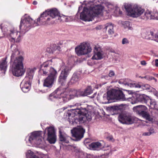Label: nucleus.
I'll use <instances>...</instances> for the list:
<instances>
[{
  "instance_id": "nucleus-46",
  "label": "nucleus",
  "mask_w": 158,
  "mask_h": 158,
  "mask_svg": "<svg viewBox=\"0 0 158 158\" xmlns=\"http://www.w3.org/2000/svg\"><path fill=\"white\" fill-rule=\"evenodd\" d=\"M33 4L36 5L37 4V2L36 1H34L33 2Z\"/></svg>"
},
{
  "instance_id": "nucleus-13",
  "label": "nucleus",
  "mask_w": 158,
  "mask_h": 158,
  "mask_svg": "<svg viewBox=\"0 0 158 158\" xmlns=\"http://www.w3.org/2000/svg\"><path fill=\"white\" fill-rule=\"evenodd\" d=\"M78 91L74 89H71L69 90V92L66 91L63 92L61 94L62 99L60 100L61 102H67L71 99L74 98L75 97H78Z\"/></svg>"
},
{
  "instance_id": "nucleus-37",
  "label": "nucleus",
  "mask_w": 158,
  "mask_h": 158,
  "mask_svg": "<svg viewBox=\"0 0 158 158\" xmlns=\"http://www.w3.org/2000/svg\"><path fill=\"white\" fill-rule=\"evenodd\" d=\"M129 43V41L126 38H124L122 40V44H127Z\"/></svg>"
},
{
  "instance_id": "nucleus-21",
  "label": "nucleus",
  "mask_w": 158,
  "mask_h": 158,
  "mask_svg": "<svg viewBox=\"0 0 158 158\" xmlns=\"http://www.w3.org/2000/svg\"><path fill=\"white\" fill-rule=\"evenodd\" d=\"M69 67L67 66H65L63 68L59 77V82H63L66 80L69 74Z\"/></svg>"
},
{
  "instance_id": "nucleus-48",
  "label": "nucleus",
  "mask_w": 158,
  "mask_h": 158,
  "mask_svg": "<svg viewBox=\"0 0 158 158\" xmlns=\"http://www.w3.org/2000/svg\"><path fill=\"white\" fill-rule=\"evenodd\" d=\"M82 9V7H79V10H80L81 9Z\"/></svg>"
},
{
  "instance_id": "nucleus-38",
  "label": "nucleus",
  "mask_w": 158,
  "mask_h": 158,
  "mask_svg": "<svg viewBox=\"0 0 158 158\" xmlns=\"http://www.w3.org/2000/svg\"><path fill=\"white\" fill-rule=\"evenodd\" d=\"M144 78L148 80H151L154 79V77L148 75L145 76Z\"/></svg>"
},
{
  "instance_id": "nucleus-36",
  "label": "nucleus",
  "mask_w": 158,
  "mask_h": 158,
  "mask_svg": "<svg viewBox=\"0 0 158 158\" xmlns=\"http://www.w3.org/2000/svg\"><path fill=\"white\" fill-rule=\"evenodd\" d=\"M152 19H158V13L156 12L155 13H152Z\"/></svg>"
},
{
  "instance_id": "nucleus-50",
  "label": "nucleus",
  "mask_w": 158,
  "mask_h": 158,
  "mask_svg": "<svg viewBox=\"0 0 158 158\" xmlns=\"http://www.w3.org/2000/svg\"><path fill=\"white\" fill-rule=\"evenodd\" d=\"M93 2H88L89 4H90V3H92Z\"/></svg>"
},
{
  "instance_id": "nucleus-31",
  "label": "nucleus",
  "mask_w": 158,
  "mask_h": 158,
  "mask_svg": "<svg viewBox=\"0 0 158 158\" xmlns=\"http://www.w3.org/2000/svg\"><path fill=\"white\" fill-rule=\"evenodd\" d=\"M155 133L154 129L152 127H150L148 129V132L143 133L142 135L144 136H150Z\"/></svg>"
},
{
  "instance_id": "nucleus-4",
  "label": "nucleus",
  "mask_w": 158,
  "mask_h": 158,
  "mask_svg": "<svg viewBox=\"0 0 158 158\" xmlns=\"http://www.w3.org/2000/svg\"><path fill=\"white\" fill-rule=\"evenodd\" d=\"M52 60L44 62L41 65V69L40 70L43 76L48 75L44 81L43 85L49 88L52 87L57 76L56 71L54 68L48 66L49 65L52 64Z\"/></svg>"
},
{
  "instance_id": "nucleus-41",
  "label": "nucleus",
  "mask_w": 158,
  "mask_h": 158,
  "mask_svg": "<svg viewBox=\"0 0 158 158\" xmlns=\"http://www.w3.org/2000/svg\"><path fill=\"white\" fill-rule=\"evenodd\" d=\"M118 83L120 84H123L126 85H127L128 86V85H127V84H128L129 85L130 84H131V83H123L121 81H118ZM128 86H129L130 87V85H128Z\"/></svg>"
},
{
  "instance_id": "nucleus-1",
  "label": "nucleus",
  "mask_w": 158,
  "mask_h": 158,
  "mask_svg": "<svg viewBox=\"0 0 158 158\" xmlns=\"http://www.w3.org/2000/svg\"><path fill=\"white\" fill-rule=\"evenodd\" d=\"M54 23V21L50 20V17L48 16L45 11L40 15L39 18L37 19L36 22L29 16L25 15L21 19L20 28L22 33L24 34L33 27L36 26L40 25L52 24Z\"/></svg>"
},
{
  "instance_id": "nucleus-32",
  "label": "nucleus",
  "mask_w": 158,
  "mask_h": 158,
  "mask_svg": "<svg viewBox=\"0 0 158 158\" xmlns=\"http://www.w3.org/2000/svg\"><path fill=\"white\" fill-rule=\"evenodd\" d=\"M123 25L125 28H127L128 30H132L133 28L130 26V23L129 21H125L123 23Z\"/></svg>"
},
{
  "instance_id": "nucleus-44",
  "label": "nucleus",
  "mask_w": 158,
  "mask_h": 158,
  "mask_svg": "<svg viewBox=\"0 0 158 158\" xmlns=\"http://www.w3.org/2000/svg\"><path fill=\"white\" fill-rule=\"evenodd\" d=\"M117 10H119L118 13L119 14H122V11L119 10V8H117Z\"/></svg>"
},
{
  "instance_id": "nucleus-28",
  "label": "nucleus",
  "mask_w": 158,
  "mask_h": 158,
  "mask_svg": "<svg viewBox=\"0 0 158 158\" xmlns=\"http://www.w3.org/2000/svg\"><path fill=\"white\" fill-rule=\"evenodd\" d=\"M105 28L110 34H112L114 33L113 26L111 23H108L106 24Z\"/></svg>"
},
{
  "instance_id": "nucleus-25",
  "label": "nucleus",
  "mask_w": 158,
  "mask_h": 158,
  "mask_svg": "<svg viewBox=\"0 0 158 158\" xmlns=\"http://www.w3.org/2000/svg\"><path fill=\"white\" fill-rule=\"evenodd\" d=\"M59 140L62 142L63 143H68L71 138L65 134H63L60 131H59Z\"/></svg>"
},
{
  "instance_id": "nucleus-45",
  "label": "nucleus",
  "mask_w": 158,
  "mask_h": 158,
  "mask_svg": "<svg viewBox=\"0 0 158 158\" xmlns=\"http://www.w3.org/2000/svg\"><path fill=\"white\" fill-rule=\"evenodd\" d=\"M154 95L158 98V92H156L154 93Z\"/></svg>"
},
{
  "instance_id": "nucleus-40",
  "label": "nucleus",
  "mask_w": 158,
  "mask_h": 158,
  "mask_svg": "<svg viewBox=\"0 0 158 158\" xmlns=\"http://www.w3.org/2000/svg\"><path fill=\"white\" fill-rule=\"evenodd\" d=\"M118 107L116 106H112L111 107L110 110H111L114 111L118 109Z\"/></svg>"
},
{
  "instance_id": "nucleus-7",
  "label": "nucleus",
  "mask_w": 158,
  "mask_h": 158,
  "mask_svg": "<svg viewBox=\"0 0 158 158\" xmlns=\"http://www.w3.org/2000/svg\"><path fill=\"white\" fill-rule=\"evenodd\" d=\"M20 25L19 26L20 31L19 32H17L14 29H11L9 31L7 30H4L2 27V24L1 25V28L2 31H4V33L2 36H0V39L3 38L6 34L8 37L10 41L15 42H19L21 40V36L24 35L25 34H23L21 32V31L20 28Z\"/></svg>"
},
{
  "instance_id": "nucleus-18",
  "label": "nucleus",
  "mask_w": 158,
  "mask_h": 158,
  "mask_svg": "<svg viewBox=\"0 0 158 158\" xmlns=\"http://www.w3.org/2000/svg\"><path fill=\"white\" fill-rule=\"evenodd\" d=\"M94 51V55L92 58V59L100 60L103 58L104 52L101 48L95 46Z\"/></svg>"
},
{
  "instance_id": "nucleus-16",
  "label": "nucleus",
  "mask_w": 158,
  "mask_h": 158,
  "mask_svg": "<svg viewBox=\"0 0 158 158\" xmlns=\"http://www.w3.org/2000/svg\"><path fill=\"white\" fill-rule=\"evenodd\" d=\"M73 137L75 138V141L80 140L83 137L85 130L81 127H77L71 130Z\"/></svg>"
},
{
  "instance_id": "nucleus-47",
  "label": "nucleus",
  "mask_w": 158,
  "mask_h": 158,
  "mask_svg": "<svg viewBox=\"0 0 158 158\" xmlns=\"http://www.w3.org/2000/svg\"><path fill=\"white\" fill-rule=\"evenodd\" d=\"M145 31L143 33V35L144 36V37H145V35H147V34H145V31Z\"/></svg>"
},
{
  "instance_id": "nucleus-34",
  "label": "nucleus",
  "mask_w": 158,
  "mask_h": 158,
  "mask_svg": "<svg viewBox=\"0 0 158 158\" xmlns=\"http://www.w3.org/2000/svg\"><path fill=\"white\" fill-rule=\"evenodd\" d=\"M78 97H80L81 96H86L87 94L85 92V90L81 91L80 90H78Z\"/></svg>"
},
{
  "instance_id": "nucleus-12",
  "label": "nucleus",
  "mask_w": 158,
  "mask_h": 158,
  "mask_svg": "<svg viewBox=\"0 0 158 158\" xmlns=\"http://www.w3.org/2000/svg\"><path fill=\"white\" fill-rule=\"evenodd\" d=\"M92 50L89 44L87 43H82L75 48V52L79 56L85 55L90 53Z\"/></svg>"
},
{
  "instance_id": "nucleus-27",
  "label": "nucleus",
  "mask_w": 158,
  "mask_h": 158,
  "mask_svg": "<svg viewBox=\"0 0 158 158\" xmlns=\"http://www.w3.org/2000/svg\"><path fill=\"white\" fill-rule=\"evenodd\" d=\"M152 12L148 11L144 12V15L141 16V18L142 19L147 20L148 19H152Z\"/></svg>"
},
{
  "instance_id": "nucleus-42",
  "label": "nucleus",
  "mask_w": 158,
  "mask_h": 158,
  "mask_svg": "<svg viewBox=\"0 0 158 158\" xmlns=\"http://www.w3.org/2000/svg\"><path fill=\"white\" fill-rule=\"evenodd\" d=\"M141 64L142 65H146V61L144 60H143V61H142L141 62Z\"/></svg>"
},
{
  "instance_id": "nucleus-24",
  "label": "nucleus",
  "mask_w": 158,
  "mask_h": 158,
  "mask_svg": "<svg viewBox=\"0 0 158 158\" xmlns=\"http://www.w3.org/2000/svg\"><path fill=\"white\" fill-rule=\"evenodd\" d=\"M145 34H147V35H145V38L147 39H151L152 40L154 38H155L156 42H158V33L156 34L155 36H154V33L152 31H146Z\"/></svg>"
},
{
  "instance_id": "nucleus-49",
  "label": "nucleus",
  "mask_w": 158,
  "mask_h": 158,
  "mask_svg": "<svg viewBox=\"0 0 158 158\" xmlns=\"http://www.w3.org/2000/svg\"><path fill=\"white\" fill-rule=\"evenodd\" d=\"M153 79L155 80V82H156L157 81V80L156 79H155L154 77V79H153L152 80H153Z\"/></svg>"
},
{
  "instance_id": "nucleus-29",
  "label": "nucleus",
  "mask_w": 158,
  "mask_h": 158,
  "mask_svg": "<svg viewBox=\"0 0 158 158\" xmlns=\"http://www.w3.org/2000/svg\"><path fill=\"white\" fill-rule=\"evenodd\" d=\"M79 77V75L75 73H74L70 80L69 83L71 84H72L76 83L78 81Z\"/></svg>"
},
{
  "instance_id": "nucleus-51",
  "label": "nucleus",
  "mask_w": 158,
  "mask_h": 158,
  "mask_svg": "<svg viewBox=\"0 0 158 158\" xmlns=\"http://www.w3.org/2000/svg\"><path fill=\"white\" fill-rule=\"evenodd\" d=\"M139 77H140V78H144V77H141V76H139Z\"/></svg>"
},
{
  "instance_id": "nucleus-14",
  "label": "nucleus",
  "mask_w": 158,
  "mask_h": 158,
  "mask_svg": "<svg viewBox=\"0 0 158 158\" xmlns=\"http://www.w3.org/2000/svg\"><path fill=\"white\" fill-rule=\"evenodd\" d=\"M140 115L149 121H152L153 119L147 111L148 109L144 105H139L133 108Z\"/></svg>"
},
{
  "instance_id": "nucleus-22",
  "label": "nucleus",
  "mask_w": 158,
  "mask_h": 158,
  "mask_svg": "<svg viewBox=\"0 0 158 158\" xmlns=\"http://www.w3.org/2000/svg\"><path fill=\"white\" fill-rule=\"evenodd\" d=\"M89 147L94 150H99L104 147L103 145L101 143L98 142H93L89 145Z\"/></svg>"
},
{
  "instance_id": "nucleus-33",
  "label": "nucleus",
  "mask_w": 158,
  "mask_h": 158,
  "mask_svg": "<svg viewBox=\"0 0 158 158\" xmlns=\"http://www.w3.org/2000/svg\"><path fill=\"white\" fill-rule=\"evenodd\" d=\"M150 103V105L148 104L150 108L151 109H154L156 108V102L154 100H150L149 101Z\"/></svg>"
},
{
  "instance_id": "nucleus-39",
  "label": "nucleus",
  "mask_w": 158,
  "mask_h": 158,
  "mask_svg": "<svg viewBox=\"0 0 158 158\" xmlns=\"http://www.w3.org/2000/svg\"><path fill=\"white\" fill-rule=\"evenodd\" d=\"M114 75V73L112 70H110L109 73V76L110 77H112Z\"/></svg>"
},
{
  "instance_id": "nucleus-17",
  "label": "nucleus",
  "mask_w": 158,
  "mask_h": 158,
  "mask_svg": "<svg viewBox=\"0 0 158 158\" xmlns=\"http://www.w3.org/2000/svg\"><path fill=\"white\" fill-rule=\"evenodd\" d=\"M47 132V139L50 143H54L56 140V135L55 131L53 127H47L45 130V133Z\"/></svg>"
},
{
  "instance_id": "nucleus-23",
  "label": "nucleus",
  "mask_w": 158,
  "mask_h": 158,
  "mask_svg": "<svg viewBox=\"0 0 158 158\" xmlns=\"http://www.w3.org/2000/svg\"><path fill=\"white\" fill-rule=\"evenodd\" d=\"M36 69V68L35 67L28 69L27 70L26 75L25 78H26L27 80H28L32 81Z\"/></svg>"
},
{
  "instance_id": "nucleus-15",
  "label": "nucleus",
  "mask_w": 158,
  "mask_h": 158,
  "mask_svg": "<svg viewBox=\"0 0 158 158\" xmlns=\"http://www.w3.org/2000/svg\"><path fill=\"white\" fill-rule=\"evenodd\" d=\"M63 94L60 88H57L53 93L50 94L49 99L52 101L56 102L57 103L62 104L64 102H61L60 100L62 99L61 94Z\"/></svg>"
},
{
  "instance_id": "nucleus-8",
  "label": "nucleus",
  "mask_w": 158,
  "mask_h": 158,
  "mask_svg": "<svg viewBox=\"0 0 158 158\" xmlns=\"http://www.w3.org/2000/svg\"><path fill=\"white\" fill-rule=\"evenodd\" d=\"M124 7L128 15L134 18H137L141 16L144 12V10L137 5L132 6L130 4L126 3Z\"/></svg>"
},
{
  "instance_id": "nucleus-5",
  "label": "nucleus",
  "mask_w": 158,
  "mask_h": 158,
  "mask_svg": "<svg viewBox=\"0 0 158 158\" xmlns=\"http://www.w3.org/2000/svg\"><path fill=\"white\" fill-rule=\"evenodd\" d=\"M68 114L70 123L73 125L78 122L83 123L86 120H90L92 118L91 113L85 108L73 109L71 113L69 112Z\"/></svg>"
},
{
  "instance_id": "nucleus-10",
  "label": "nucleus",
  "mask_w": 158,
  "mask_h": 158,
  "mask_svg": "<svg viewBox=\"0 0 158 158\" xmlns=\"http://www.w3.org/2000/svg\"><path fill=\"white\" fill-rule=\"evenodd\" d=\"M119 121L123 124H132L137 121V118L127 113H122L118 117Z\"/></svg>"
},
{
  "instance_id": "nucleus-19",
  "label": "nucleus",
  "mask_w": 158,
  "mask_h": 158,
  "mask_svg": "<svg viewBox=\"0 0 158 158\" xmlns=\"http://www.w3.org/2000/svg\"><path fill=\"white\" fill-rule=\"evenodd\" d=\"M128 85H130V87H135L139 88L141 90H148L149 91L155 92L156 89L151 87L149 85L144 84H131L129 85L127 84Z\"/></svg>"
},
{
  "instance_id": "nucleus-6",
  "label": "nucleus",
  "mask_w": 158,
  "mask_h": 158,
  "mask_svg": "<svg viewBox=\"0 0 158 158\" xmlns=\"http://www.w3.org/2000/svg\"><path fill=\"white\" fill-rule=\"evenodd\" d=\"M103 9L104 7L100 5L91 6L89 9L84 7L81 13L80 19L85 21H92L94 17L99 15H102Z\"/></svg>"
},
{
  "instance_id": "nucleus-20",
  "label": "nucleus",
  "mask_w": 158,
  "mask_h": 158,
  "mask_svg": "<svg viewBox=\"0 0 158 158\" xmlns=\"http://www.w3.org/2000/svg\"><path fill=\"white\" fill-rule=\"evenodd\" d=\"M31 81L27 80L26 78H24L20 84V87L24 93L28 92L30 89Z\"/></svg>"
},
{
  "instance_id": "nucleus-3",
  "label": "nucleus",
  "mask_w": 158,
  "mask_h": 158,
  "mask_svg": "<svg viewBox=\"0 0 158 158\" xmlns=\"http://www.w3.org/2000/svg\"><path fill=\"white\" fill-rule=\"evenodd\" d=\"M15 48L13 50L10 57V60L12 64V72L13 75L17 77L23 76L25 72L23 63V58L22 56H18L20 53Z\"/></svg>"
},
{
  "instance_id": "nucleus-30",
  "label": "nucleus",
  "mask_w": 158,
  "mask_h": 158,
  "mask_svg": "<svg viewBox=\"0 0 158 158\" xmlns=\"http://www.w3.org/2000/svg\"><path fill=\"white\" fill-rule=\"evenodd\" d=\"M26 158H39L31 150H28L26 154ZM47 158H48L47 157Z\"/></svg>"
},
{
  "instance_id": "nucleus-2",
  "label": "nucleus",
  "mask_w": 158,
  "mask_h": 158,
  "mask_svg": "<svg viewBox=\"0 0 158 158\" xmlns=\"http://www.w3.org/2000/svg\"><path fill=\"white\" fill-rule=\"evenodd\" d=\"M103 98H107V99H116L122 101H127L129 99H131V103L134 104L139 102L142 103H147L148 102L147 100L148 97L144 94L137 95L136 98L134 97H128L123 94L122 91L119 90L113 89L108 91L107 95L104 94Z\"/></svg>"
},
{
  "instance_id": "nucleus-26",
  "label": "nucleus",
  "mask_w": 158,
  "mask_h": 158,
  "mask_svg": "<svg viewBox=\"0 0 158 158\" xmlns=\"http://www.w3.org/2000/svg\"><path fill=\"white\" fill-rule=\"evenodd\" d=\"M7 57H6L0 61V70L3 71L4 73L6 71L7 66Z\"/></svg>"
},
{
  "instance_id": "nucleus-43",
  "label": "nucleus",
  "mask_w": 158,
  "mask_h": 158,
  "mask_svg": "<svg viewBox=\"0 0 158 158\" xmlns=\"http://www.w3.org/2000/svg\"><path fill=\"white\" fill-rule=\"evenodd\" d=\"M155 65L156 66H158V59L155 60Z\"/></svg>"
},
{
  "instance_id": "nucleus-52",
  "label": "nucleus",
  "mask_w": 158,
  "mask_h": 158,
  "mask_svg": "<svg viewBox=\"0 0 158 158\" xmlns=\"http://www.w3.org/2000/svg\"><path fill=\"white\" fill-rule=\"evenodd\" d=\"M84 4H85L86 6L88 5L87 4H86V3H85V1L84 2Z\"/></svg>"
},
{
  "instance_id": "nucleus-11",
  "label": "nucleus",
  "mask_w": 158,
  "mask_h": 158,
  "mask_svg": "<svg viewBox=\"0 0 158 158\" xmlns=\"http://www.w3.org/2000/svg\"><path fill=\"white\" fill-rule=\"evenodd\" d=\"M48 16L50 17V20L54 21V23L56 22H60L63 20L64 18V16H60V13L56 8L48 9L45 11Z\"/></svg>"
},
{
  "instance_id": "nucleus-9",
  "label": "nucleus",
  "mask_w": 158,
  "mask_h": 158,
  "mask_svg": "<svg viewBox=\"0 0 158 158\" xmlns=\"http://www.w3.org/2000/svg\"><path fill=\"white\" fill-rule=\"evenodd\" d=\"M42 132L37 131L33 132L28 137H27L26 140L27 144L30 146L31 144H36L39 145H44L45 143L43 140L42 139L41 135Z\"/></svg>"
},
{
  "instance_id": "nucleus-35",
  "label": "nucleus",
  "mask_w": 158,
  "mask_h": 158,
  "mask_svg": "<svg viewBox=\"0 0 158 158\" xmlns=\"http://www.w3.org/2000/svg\"><path fill=\"white\" fill-rule=\"evenodd\" d=\"M85 92L86 93L87 96L89 95L92 93V91L91 88L89 86L85 90Z\"/></svg>"
}]
</instances>
